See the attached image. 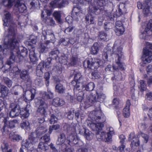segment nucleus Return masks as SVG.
Here are the masks:
<instances>
[{
    "mask_svg": "<svg viewBox=\"0 0 152 152\" xmlns=\"http://www.w3.org/2000/svg\"><path fill=\"white\" fill-rule=\"evenodd\" d=\"M47 129L43 126H41L37 129L36 131V133L39 135L42 134L47 131Z\"/></svg>",
    "mask_w": 152,
    "mask_h": 152,
    "instance_id": "48",
    "label": "nucleus"
},
{
    "mask_svg": "<svg viewBox=\"0 0 152 152\" xmlns=\"http://www.w3.org/2000/svg\"><path fill=\"white\" fill-rule=\"evenodd\" d=\"M46 13L48 15H50V12L49 10H45L44 11H42L41 14V17L42 20L45 23H47L50 26H54L55 24V21L52 18H48L47 17H45V13Z\"/></svg>",
    "mask_w": 152,
    "mask_h": 152,
    "instance_id": "10",
    "label": "nucleus"
},
{
    "mask_svg": "<svg viewBox=\"0 0 152 152\" xmlns=\"http://www.w3.org/2000/svg\"><path fill=\"white\" fill-rule=\"evenodd\" d=\"M67 139L69 141L68 144L72 146L74 144H77L80 146V143H82L75 133L69 135L67 137Z\"/></svg>",
    "mask_w": 152,
    "mask_h": 152,
    "instance_id": "9",
    "label": "nucleus"
},
{
    "mask_svg": "<svg viewBox=\"0 0 152 152\" xmlns=\"http://www.w3.org/2000/svg\"><path fill=\"white\" fill-rule=\"evenodd\" d=\"M123 59H120V60L117 59L116 61V63L118 66L119 68L122 69L124 70L125 68L124 65V63L121 62Z\"/></svg>",
    "mask_w": 152,
    "mask_h": 152,
    "instance_id": "54",
    "label": "nucleus"
},
{
    "mask_svg": "<svg viewBox=\"0 0 152 152\" xmlns=\"http://www.w3.org/2000/svg\"><path fill=\"white\" fill-rule=\"evenodd\" d=\"M114 30L116 35L118 36L123 34L125 31V28L121 21H118L115 22Z\"/></svg>",
    "mask_w": 152,
    "mask_h": 152,
    "instance_id": "11",
    "label": "nucleus"
},
{
    "mask_svg": "<svg viewBox=\"0 0 152 152\" xmlns=\"http://www.w3.org/2000/svg\"><path fill=\"white\" fill-rule=\"evenodd\" d=\"M44 78L45 80L46 85L47 86H48L49 84L50 74L49 72H47L45 73Z\"/></svg>",
    "mask_w": 152,
    "mask_h": 152,
    "instance_id": "57",
    "label": "nucleus"
},
{
    "mask_svg": "<svg viewBox=\"0 0 152 152\" xmlns=\"http://www.w3.org/2000/svg\"><path fill=\"white\" fill-rule=\"evenodd\" d=\"M65 88L63 85L60 83L57 84L55 87L56 91L60 94L63 93L65 90Z\"/></svg>",
    "mask_w": 152,
    "mask_h": 152,
    "instance_id": "31",
    "label": "nucleus"
},
{
    "mask_svg": "<svg viewBox=\"0 0 152 152\" xmlns=\"http://www.w3.org/2000/svg\"><path fill=\"white\" fill-rule=\"evenodd\" d=\"M59 53L58 51L57 50L52 51L49 53V58H51L52 59H56Z\"/></svg>",
    "mask_w": 152,
    "mask_h": 152,
    "instance_id": "49",
    "label": "nucleus"
},
{
    "mask_svg": "<svg viewBox=\"0 0 152 152\" xmlns=\"http://www.w3.org/2000/svg\"><path fill=\"white\" fill-rule=\"evenodd\" d=\"M8 92V89L4 85H2L1 88V92L2 96H7Z\"/></svg>",
    "mask_w": 152,
    "mask_h": 152,
    "instance_id": "40",
    "label": "nucleus"
},
{
    "mask_svg": "<svg viewBox=\"0 0 152 152\" xmlns=\"http://www.w3.org/2000/svg\"><path fill=\"white\" fill-rule=\"evenodd\" d=\"M20 126L22 128L27 129L30 127V124L28 121H26L21 124Z\"/></svg>",
    "mask_w": 152,
    "mask_h": 152,
    "instance_id": "56",
    "label": "nucleus"
},
{
    "mask_svg": "<svg viewBox=\"0 0 152 152\" xmlns=\"http://www.w3.org/2000/svg\"><path fill=\"white\" fill-rule=\"evenodd\" d=\"M78 129L79 130V133L85 135L87 140H91L92 138L93 134L91 132H89L88 130H87L84 128H82L81 129L80 128Z\"/></svg>",
    "mask_w": 152,
    "mask_h": 152,
    "instance_id": "17",
    "label": "nucleus"
},
{
    "mask_svg": "<svg viewBox=\"0 0 152 152\" xmlns=\"http://www.w3.org/2000/svg\"><path fill=\"white\" fill-rule=\"evenodd\" d=\"M14 0H4L3 1L4 6L8 8H10L13 5Z\"/></svg>",
    "mask_w": 152,
    "mask_h": 152,
    "instance_id": "38",
    "label": "nucleus"
},
{
    "mask_svg": "<svg viewBox=\"0 0 152 152\" xmlns=\"http://www.w3.org/2000/svg\"><path fill=\"white\" fill-rule=\"evenodd\" d=\"M94 9L91 10V12L90 14H87L86 16L85 20L86 23L89 24H93L94 23V17L93 16V15L95 14L94 13H92L93 11H94Z\"/></svg>",
    "mask_w": 152,
    "mask_h": 152,
    "instance_id": "20",
    "label": "nucleus"
},
{
    "mask_svg": "<svg viewBox=\"0 0 152 152\" xmlns=\"http://www.w3.org/2000/svg\"><path fill=\"white\" fill-rule=\"evenodd\" d=\"M60 60L61 63L64 65L67 64L74 66L77 63V57L72 56L67 61V57L64 56L60 58Z\"/></svg>",
    "mask_w": 152,
    "mask_h": 152,
    "instance_id": "12",
    "label": "nucleus"
},
{
    "mask_svg": "<svg viewBox=\"0 0 152 152\" xmlns=\"http://www.w3.org/2000/svg\"><path fill=\"white\" fill-rule=\"evenodd\" d=\"M101 113L100 111L95 112L94 115L92 117L93 121H89L87 125L93 130L96 132V137L99 140H102L105 142H111L112 141V135L114 133L112 128H109V132L107 134L104 132H100L104 127V123L106 121L104 117H101L99 115Z\"/></svg>",
    "mask_w": 152,
    "mask_h": 152,
    "instance_id": "2",
    "label": "nucleus"
},
{
    "mask_svg": "<svg viewBox=\"0 0 152 152\" xmlns=\"http://www.w3.org/2000/svg\"><path fill=\"white\" fill-rule=\"evenodd\" d=\"M118 11L120 15L123 13H125L126 12V9L125 8L124 3H120L118 6Z\"/></svg>",
    "mask_w": 152,
    "mask_h": 152,
    "instance_id": "39",
    "label": "nucleus"
},
{
    "mask_svg": "<svg viewBox=\"0 0 152 152\" xmlns=\"http://www.w3.org/2000/svg\"><path fill=\"white\" fill-rule=\"evenodd\" d=\"M95 86V85L93 83L91 82L86 86H83V89H84V90L91 91L94 89Z\"/></svg>",
    "mask_w": 152,
    "mask_h": 152,
    "instance_id": "35",
    "label": "nucleus"
},
{
    "mask_svg": "<svg viewBox=\"0 0 152 152\" xmlns=\"http://www.w3.org/2000/svg\"><path fill=\"white\" fill-rule=\"evenodd\" d=\"M64 103L65 102L63 99L58 98H56L53 99L52 104L56 107H58L63 105Z\"/></svg>",
    "mask_w": 152,
    "mask_h": 152,
    "instance_id": "24",
    "label": "nucleus"
},
{
    "mask_svg": "<svg viewBox=\"0 0 152 152\" xmlns=\"http://www.w3.org/2000/svg\"><path fill=\"white\" fill-rule=\"evenodd\" d=\"M45 144L44 142L42 141L39 143L38 148L44 151H47L48 147Z\"/></svg>",
    "mask_w": 152,
    "mask_h": 152,
    "instance_id": "41",
    "label": "nucleus"
},
{
    "mask_svg": "<svg viewBox=\"0 0 152 152\" xmlns=\"http://www.w3.org/2000/svg\"><path fill=\"white\" fill-rule=\"evenodd\" d=\"M83 78L80 73L76 74L74 76L75 80L77 82H83Z\"/></svg>",
    "mask_w": 152,
    "mask_h": 152,
    "instance_id": "45",
    "label": "nucleus"
},
{
    "mask_svg": "<svg viewBox=\"0 0 152 152\" xmlns=\"http://www.w3.org/2000/svg\"><path fill=\"white\" fill-rule=\"evenodd\" d=\"M97 97L98 98V101L99 100L100 101H101L105 99V96L102 93H100L99 94H97Z\"/></svg>",
    "mask_w": 152,
    "mask_h": 152,
    "instance_id": "64",
    "label": "nucleus"
},
{
    "mask_svg": "<svg viewBox=\"0 0 152 152\" xmlns=\"http://www.w3.org/2000/svg\"><path fill=\"white\" fill-rule=\"evenodd\" d=\"M88 93V95L86 96V100L85 101V102L87 104L91 105L97 101H98V98L97 97V93L96 92L94 94L90 93L89 92Z\"/></svg>",
    "mask_w": 152,
    "mask_h": 152,
    "instance_id": "13",
    "label": "nucleus"
},
{
    "mask_svg": "<svg viewBox=\"0 0 152 152\" xmlns=\"http://www.w3.org/2000/svg\"><path fill=\"white\" fill-rule=\"evenodd\" d=\"M35 80V83L38 86H40L42 84V77L41 76H38Z\"/></svg>",
    "mask_w": 152,
    "mask_h": 152,
    "instance_id": "63",
    "label": "nucleus"
},
{
    "mask_svg": "<svg viewBox=\"0 0 152 152\" xmlns=\"http://www.w3.org/2000/svg\"><path fill=\"white\" fill-rule=\"evenodd\" d=\"M74 110H71L67 113V118L69 120H72L74 118Z\"/></svg>",
    "mask_w": 152,
    "mask_h": 152,
    "instance_id": "59",
    "label": "nucleus"
},
{
    "mask_svg": "<svg viewBox=\"0 0 152 152\" xmlns=\"http://www.w3.org/2000/svg\"><path fill=\"white\" fill-rule=\"evenodd\" d=\"M51 5L54 7L61 8L63 7L64 4V0H55L50 3Z\"/></svg>",
    "mask_w": 152,
    "mask_h": 152,
    "instance_id": "22",
    "label": "nucleus"
},
{
    "mask_svg": "<svg viewBox=\"0 0 152 152\" xmlns=\"http://www.w3.org/2000/svg\"><path fill=\"white\" fill-rule=\"evenodd\" d=\"M145 32L148 35H150L152 34V20H149L146 27Z\"/></svg>",
    "mask_w": 152,
    "mask_h": 152,
    "instance_id": "28",
    "label": "nucleus"
},
{
    "mask_svg": "<svg viewBox=\"0 0 152 152\" xmlns=\"http://www.w3.org/2000/svg\"><path fill=\"white\" fill-rule=\"evenodd\" d=\"M113 54V51L107 48L104 50L103 56L105 57L106 59H107L108 56H110Z\"/></svg>",
    "mask_w": 152,
    "mask_h": 152,
    "instance_id": "37",
    "label": "nucleus"
},
{
    "mask_svg": "<svg viewBox=\"0 0 152 152\" xmlns=\"http://www.w3.org/2000/svg\"><path fill=\"white\" fill-rule=\"evenodd\" d=\"M137 7L139 9H143V13L146 15L152 13V0H145L143 3L137 2Z\"/></svg>",
    "mask_w": 152,
    "mask_h": 152,
    "instance_id": "4",
    "label": "nucleus"
},
{
    "mask_svg": "<svg viewBox=\"0 0 152 152\" xmlns=\"http://www.w3.org/2000/svg\"><path fill=\"white\" fill-rule=\"evenodd\" d=\"M34 50L35 49L34 47H32L29 50V58L31 61L33 63L36 62L37 60V58L34 52Z\"/></svg>",
    "mask_w": 152,
    "mask_h": 152,
    "instance_id": "23",
    "label": "nucleus"
},
{
    "mask_svg": "<svg viewBox=\"0 0 152 152\" xmlns=\"http://www.w3.org/2000/svg\"><path fill=\"white\" fill-rule=\"evenodd\" d=\"M18 123V121L14 120L10 121H5L4 122V126L3 129V132H8L9 131L8 128H12L15 127V124Z\"/></svg>",
    "mask_w": 152,
    "mask_h": 152,
    "instance_id": "14",
    "label": "nucleus"
},
{
    "mask_svg": "<svg viewBox=\"0 0 152 152\" xmlns=\"http://www.w3.org/2000/svg\"><path fill=\"white\" fill-rule=\"evenodd\" d=\"M57 118L54 115L52 114L49 120V122L50 124H53L57 122Z\"/></svg>",
    "mask_w": 152,
    "mask_h": 152,
    "instance_id": "58",
    "label": "nucleus"
},
{
    "mask_svg": "<svg viewBox=\"0 0 152 152\" xmlns=\"http://www.w3.org/2000/svg\"><path fill=\"white\" fill-rule=\"evenodd\" d=\"M45 38L47 39L48 41H50L53 43H54L55 42L54 35L50 30H48L46 32Z\"/></svg>",
    "mask_w": 152,
    "mask_h": 152,
    "instance_id": "27",
    "label": "nucleus"
},
{
    "mask_svg": "<svg viewBox=\"0 0 152 152\" xmlns=\"http://www.w3.org/2000/svg\"><path fill=\"white\" fill-rule=\"evenodd\" d=\"M10 138L13 141H19L21 140L22 137L18 134H15L14 132H11L10 134Z\"/></svg>",
    "mask_w": 152,
    "mask_h": 152,
    "instance_id": "33",
    "label": "nucleus"
},
{
    "mask_svg": "<svg viewBox=\"0 0 152 152\" xmlns=\"http://www.w3.org/2000/svg\"><path fill=\"white\" fill-rule=\"evenodd\" d=\"M148 49L152 50V43H147L146 47L143 49L142 59L144 64L149 63L152 60V51Z\"/></svg>",
    "mask_w": 152,
    "mask_h": 152,
    "instance_id": "3",
    "label": "nucleus"
},
{
    "mask_svg": "<svg viewBox=\"0 0 152 152\" xmlns=\"http://www.w3.org/2000/svg\"><path fill=\"white\" fill-rule=\"evenodd\" d=\"M4 83L7 85L8 87H10L12 86V82L9 78L6 77L3 78Z\"/></svg>",
    "mask_w": 152,
    "mask_h": 152,
    "instance_id": "53",
    "label": "nucleus"
},
{
    "mask_svg": "<svg viewBox=\"0 0 152 152\" xmlns=\"http://www.w3.org/2000/svg\"><path fill=\"white\" fill-rule=\"evenodd\" d=\"M20 78L24 80H27L29 79V76L28 71L23 70L20 73Z\"/></svg>",
    "mask_w": 152,
    "mask_h": 152,
    "instance_id": "32",
    "label": "nucleus"
},
{
    "mask_svg": "<svg viewBox=\"0 0 152 152\" xmlns=\"http://www.w3.org/2000/svg\"><path fill=\"white\" fill-rule=\"evenodd\" d=\"M28 139L31 145L35 144L37 143L39 140V137L37 133L36 132L32 133L29 136Z\"/></svg>",
    "mask_w": 152,
    "mask_h": 152,
    "instance_id": "18",
    "label": "nucleus"
},
{
    "mask_svg": "<svg viewBox=\"0 0 152 152\" xmlns=\"http://www.w3.org/2000/svg\"><path fill=\"white\" fill-rule=\"evenodd\" d=\"M113 50L114 53L116 54L118 59H123L124 58L123 53L122 51V47L121 46V42L120 40L116 41L113 47Z\"/></svg>",
    "mask_w": 152,
    "mask_h": 152,
    "instance_id": "6",
    "label": "nucleus"
},
{
    "mask_svg": "<svg viewBox=\"0 0 152 152\" xmlns=\"http://www.w3.org/2000/svg\"><path fill=\"white\" fill-rule=\"evenodd\" d=\"M21 117L23 119L28 117L29 115V113L28 111L26 110H24V111H21L20 110V113Z\"/></svg>",
    "mask_w": 152,
    "mask_h": 152,
    "instance_id": "46",
    "label": "nucleus"
},
{
    "mask_svg": "<svg viewBox=\"0 0 152 152\" xmlns=\"http://www.w3.org/2000/svg\"><path fill=\"white\" fill-rule=\"evenodd\" d=\"M4 15L5 18L4 20V25L9 26V34L4 39L5 47L12 50H15L17 56L22 58L27 56L28 51L25 48L21 50V51L18 49L19 43L15 37V31L14 27L16 25H15L12 16L10 12L7 11L4 12Z\"/></svg>",
    "mask_w": 152,
    "mask_h": 152,
    "instance_id": "1",
    "label": "nucleus"
},
{
    "mask_svg": "<svg viewBox=\"0 0 152 152\" xmlns=\"http://www.w3.org/2000/svg\"><path fill=\"white\" fill-rule=\"evenodd\" d=\"M100 46L97 43H95L91 48V53L93 54H97L99 50Z\"/></svg>",
    "mask_w": 152,
    "mask_h": 152,
    "instance_id": "34",
    "label": "nucleus"
},
{
    "mask_svg": "<svg viewBox=\"0 0 152 152\" xmlns=\"http://www.w3.org/2000/svg\"><path fill=\"white\" fill-rule=\"evenodd\" d=\"M6 46L5 45V43H4V48L5 49H7L11 51V54L10 57V59L9 60H8L7 61V64L8 65H10L15 61V54L17 53L15 52V50H11L9 49L7 47H6Z\"/></svg>",
    "mask_w": 152,
    "mask_h": 152,
    "instance_id": "19",
    "label": "nucleus"
},
{
    "mask_svg": "<svg viewBox=\"0 0 152 152\" xmlns=\"http://www.w3.org/2000/svg\"><path fill=\"white\" fill-rule=\"evenodd\" d=\"M123 115L125 118H128L130 115L129 108L125 107L123 111Z\"/></svg>",
    "mask_w": 152,
    "mask_h": 152,
    "instance_id": "52",
    "label": "nucleus"
},
{
    "mask_svg": "<svg viewBox=\"0 0 152 152\" xmlns=\"http://www.w3.org/2000/svg\"><path fill=\"white\" fill-rule=\"evenodd\" d=\"M66 140L65 135L64 133L60 134L58 137L57 140L56 142L57 145H61L64 144Z\"/></svg>",
    "mask_w": 152,
    "mask_h": 152,
    "instance_id": "30",
    "label": "nucleus"
},
{
    "mask_svg": "<svg viewBox=\"0 0 152 152\" xmlns=\"http://www.w3.org/2000/svg\"><path fill=\"white\" fill-rule=\"evenodd\" d=\"M140 91H143L145 90L146 88L145 81L143 80H140Z\"/></svg>",
    "mask_w": 152,
    "mask_h": 152,
    "instance_id": "51",
    "label": "nucleus"
},
{
    "mask_svg": "<svg viewBox=\"0 0 152 152\" xmlns=\"http://www.w3.org/2000/svg\"><path fill=\"white\" fill-rule=\"evenodd\" d=\"M40 52L45 53L48 51V48L46 44H42L40 47Z\"/></svg>",
    "mask_w": 152,
    "mask_h": 152,
    "instance_id": "50",
    "label": "nucleus"
},
{
    "mask_svg": "<svg viewBox=\"0 0 152 152\" xmlns=\"http://www.w3.org/2000/svg\"><path fill=\"white\" fill-rule=\"evenodd\" d=\"M103 64V61L102 60L98 59H95L94 61H93L92 59L90 60L87 59L84 61L83 64L84 66L87 65V67L94 69H97L100 65Z\"/></svg>",
    "mask_w": 152,
    "mask_h": 152,
    "instance_id": "5",
    "label": "nucleus"
},
{
    "mask_svg": "<svg viewBox=\"0 0 152 152\" xmlns=\"http://www.w3.org/2000/svg\"><path fill=\"white\" fill-rule=\"evenodd\" d=\"M81 82H78L76 81H72L71 82V84L74 86V90H83V86L84 85H83Z\"/></svg>",
    "mask_w": 152,
    "mask_h": 152,
    "instance_id": "26",
    "label": "nucleus"
},
{
    "mask_svg": "<svg viewBox=\"0 0 152 152\" xmlns=\"http://www.w3.org/2000/svg\"><path fill=\"white\" fill-rule=\"evenodd\" d=\"M41 139L42 140H43L45 143H47L50 140V135L48 134H45L43 137H41Z\"/></svg>",
    "mask_w": 152,
    "mask_h": 152,
    "instance_id": "61",
    "label": "nucleus"
},
{
    "mask_svg": "<svg viewBox=\"0 0 152 152\" xmlns=\"http://www.w3.org/2000/svg\"><path fill=\"white\" fill-rule=\"evenodd\" d=\"M69 40L68 38L66 39L64 38L61 39L59 41L60 44H62L64 45H66L69 44Z\"/></svg>",
    "mask_w": 152,
    "mask_h": 152,
    "instance_id": "60",
    "label": "nucleus"
},
{
    "mask_svg": "<svg viewBox=\"0 0 152 152\" xmlns=\"http://www.w3.org/2000/svg\"><path fill=\"white\" fill-rule=\"evenodd\" d=\"M99 37L102 40H106L107 34L103 31H100L99 32Z\"/></svg>",
    "mask_w": 152,
    "mask_h": 152,
    "instance_id": "55",
    "label": "nucleus"
},
{
    "mask_svg": "<svg viewBox=\"0 0 152 152\" xmlns=\"http://www.w3.org/2000/svg\"><path fill=\"white\" fill-rule=\"evenodd\" d=\"M112 103L113 105H115V107L117 108L120 103V101L118 98H114L113 100Z\"/></svg>",
    "mask_w": 152,
    "mask_h": 152,
    "instance_id": "62",
    "label": "nucleus"
},
{
    "mask_svg": "<svg viewBox=\"0 0 152 152\" xmlns=\"http://www.w3.org/2000/svg\"><path fill=\"white\" fill-rule=\"evenodd\" d=\"M10 108H11V111L10 113V116L11 118H14L20 113V107L19 105L15 102L10 104Z\"/></svg>",
    "mask_w": 152,
    "mask_h": 152,
    "instance_id": "8",
    "label": "nucleus"
},
{
    "mask_svg": "<svg viewBox=\"0 0 152 152\" xmlns=\"http://www.w3.org/2000/svg\"><path fill=\"white\" fill-rule=\"evenodd\" d=\"M47 107V104L45 102L40 100V104L37 110V112L39 113L42 115H45L46 113L45 108Z\"/></svg>",
    "mask_w": 152,
    "mask_h": 152,
    "instance_id": "16",
    "label": "nucleus"
},
{
    "mask_svg": "<svg viewBox=\"0 0 152 152\" xmlns=\"http://www.w3.org/2000/svg\"><path fill=\"white\" fill-rule=\"evenodd\" d=\"M22 146H24L26 148H28L31 145V143L28 138V140H23L21 143Z\"/></svg>",
    "mask_w": 152,
    "mask_h": 152,
    "instance_id": "44",
    "label": "nucleus"
},
{
    "mask_svg": "<svg viewBox=\"0 0 152 152\" xmlns=\"http://www.w3.org/2000/svg\"><path fill=\"white\" fill-rule=\"evenodd\" d=\"M53 16L55 18L56 20L58 23H61V13L60 11H55L53 14Z\"/></svg>",
    "mask_w": 152,
    "mask_h": 152,
    "instance_id": "43",
    "label": "nucleus"
},
{
    "mask_svg": "<svg viewBox=\"0 0 152 152\" xmlns=\"http://www.w3.org/2000/svg\"><path fill=\"white\" fill-rule=\"evenodd\" d=\"M146 71L147 75H144V77H149V78L151 77L152 76V66L151 65H149L147 67L146 69Z\"/></svg>",
    "mask_w": 152,
    "mask_h": 152,
    "instance_id": "42",
    "label": "nucleus"
},
{
    "mask_svg": "<svg viewBox=\"0 0 152 152\" xmlns=\"http://www.w3.org/2000/svg\"><path fill=\"white\" fill-rule=\"evenodd\" d=\"M80 9V8L78 7H74L72 10L73 13H75L76 16H74L73 18L76 20H78V16L80 17L83 14Z\"/></svg>",
    "mask_w": 152,
    "mask_h": 152,
    "instance_id": "25",
    "label": "nucleus"
},
{
    "mask_svg": "<svg viewBox=\"0 0 152 152\" xmlns=\"http://www.w3.org/2000/svg\"><path fill=\"white\" fill-rule=\"evenodd\" d=\"M15 8L19 13H25L26 11V7L23 3H20L19 0H17L16 1L15 5Z\"/></svg>",
    "mask_w": 152,
    "mask_h": 152,
    "instance_id": "15",
    "label": "nucleus"
},
{
    "mask_svg": "<svg viewBox=\"0 0 152 152\" xmlns=\"http://www.w3.org/2000/svg\"><path fill=\"white\" fill-rule=\"evenodd\" d=\"M140 144V140L138 137H135L133 138V140L132 142L131 145L132 147L133 146H138Z\"/></svg>",
    "mask_w": 152,
    "mask_h": 152,
    "instance_id": "47",
    "label": "nucleus"
},
{
    "mask_svg": "<svg viewBox=\"0 0 152 152\" xmlns=\"http://www.w3.org/2000/svg\"><path fill=\"white\" fill-rule=\"evenodd\" d=\"M45 67L44 61H42L37 65V67L36 74L37 76H41L43 73V70Z\"/></svg>",
    "mask_w": 152,
    "mask_h": 152,
    "instance_id": "21",
    "label": "nucleus"
},
{
    "mask_svg": "<svg viewBox=\"0 0 152 152\" xmlns=\"http://www.w3.org/2000/svg\"><path fill=\"white\" fill-rule=\"evenodd\" d=\"M30 94L27 95L26 98L28 101H31L34 99L35 97V94L36 93V90L34 88L31 89L30 91Z\"/></svg>",
    "mask_w": 152,
    "mask_h": 152,
    "instance_id": "36",
    "label": "nucleus"
},
{
    "mask_svg": "<svg viewBox=\"0 0 152 152\" xmlns=\"http://www.w3.org/2000/svg\"><path fill=\"white\" fill-rule=\"evenodd\" d=\"M108 0H97L96 1H95L91 4L93 7V9L94 11L92 12L96 15L99 14L100 12V10L96 6H99L100 7H102L105 5Z\"/></svg>",
    "mask_w": 152,
    "mask_h": 152,
    "instance_id": "7",
    "label": "nucleus"
},
{
    "mask_svg": "<svg viewBox=\"0 0 152 152\" xmlns=\"http://www.w3.org/2000/svg\"><path fill=\"white\" fill-rule=\"evenodd\" d=\"M48 92H44L42 94V97L45 99H52L54 96L53 94L50 90H48Z\"/></svg>",
    "mask_w": 152,
    "mask_h": 152,
    "instance_id": "29",
    "label": "nucleus"
}]
</instances>
